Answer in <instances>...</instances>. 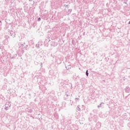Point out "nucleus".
I'll use <instances>...</instances> for the list:
<instances>
[{"label": "nucleus", "mask_w": 130, "mask_h": 130, "mask_svg": "<svg viewBox=\"0 0 130 130\" xmlns=\"http://www.w3.org/2000/svg\"><path fill=\"white\" fill-rule=\"evenodd\" d=\"M35 64H36L37 66H38L39 63L37 61H35Z\"/></svg>", "instance_id": "13"}, {"label": "nucleus", "mask_w": 130, "mask_h": 130, "mask_svg": "<svg viewBox=\"0 0 130 130\" xmlns=\"http://www.w3.org/2000/svg\"><path fill=\"white\" fill-rule=\"evenodd\" d=\"M47 39L49 40L48 42H49V41H50V39H49V38H47V39H46V40H47Z\"/></svg>", "instance_id": "15"}, {"label": "nucleus", "mask_w": 130, "mask_h": 130, "mask_svg": "<svg viewBox=\"0 0 130 130\" xmlns=\"http://www.w3.org/2000/svg\"><path fill=\"white\" fill-rule=\"evenodd\" d=\"M10 58H11V59H13V58H15V57L11 56Z\"/></svg>", "instance_id": "12"}, {"label": "nucleus", "mask_w": 130, "mask_h": 130, "mask_svg": "<svg viewBox=\"0 0 130 130\" xmlns=\"http://www.w3.org/2000/svg\"><path fill=\"white\" fill-rule=\"evenodd\" d=\"M68 13H72V9H69Z\"/></svg>", "instance_id": "10"}, {"label": "nucleus", "mask_w": 130, "mask_h": 130, "mask_svg": "<svg viewBox=\"0 0 130 130\" xmlns=\"http://www.w3.org/2000/svg\"><path fill=\"white\" fill-rule=\"evenodd\" d=\"M16 56H17V54H16Z\"/></svg>", "instance_id": "22"}, {"label": "nucleus", "mask_w": 130, "mask_h": 130, "mask_svg": "<svg viewBox=\"0 0 130 130\" xmlns=\"http://www.w3.org/2000/svg\"><path fill=\"white\" fill-rule=\"evenodd\" d=\"M41 68H42V63H41Z\"/></svg>", "instance_id": "20"}, {"label": "nucleus", "mask_w": 130, "mask_h": 130, "mask_svg": "<svg viewBox=\"0 0 130 130\" xmlns=\"http://www.w3.org/2000/svg\"><path fill=\"white\" fill-rule=\"evenodd\" d=\"M67 70H71V66H69V67L66 66Z\"/></svg>", "instance_id": "8"}, {"label": "nucleus", "mask_w": 130, "mask_h": 130, "mask_svg": "<svg viewBox=\"0 0 130 130\" xmlns=\"http://www.w3.org/2000/svg\"><path fill=\"white\" fill-rule=\"evenodd\" d=\"M102 104H104V103H102L101 104H100L99 106H98V108H100V107H102Z\"/></svg>", "instance_id": "5"}, {"label": "nucleus", "mask_w": 130, "mask_h": 130, "mask_svg": "<svg viewBox=\"0 0 130 130\" xmlns=\"http://www.w3.org/2000/svg\"><path fill=\"white\" fill-rule=\"evenodd\" d=\"M36 46L38 49H39V48H40V47L39 46V44H36Z\"/></svg>", "instance_id": "6"}, {"label": "nucleus", "mask_w": 130, "mask_h": 130, "mask_svg": "<svg viewBox=\"0 0 130 130\" xmlns=\"http://www.w3.org/2000/svg\"><path fill=\"white\" fill-rule=\"evenodd\" d=\"M11 106H12L11 103H10V102L6 103V104L5 105V110H9V109H10Z\"/></svg>", "instance_id": "1"}, {"label": "nucleus", "mask_w": 130, "mask_h": 130, "mask_svg": "<svg viewBox=\"0 0 130 130\" xmlns=\"http://www.w3.org/2000/svg\"><path fill=\"white\" fill-rule=\"evenodd\" d=\"M24 47L26 48V49H27V47H28V45H26Z\"/></svg>", "instance_id": "16"}, {"label": "nucleus", "mask_w": 130, "mask_h": 130, "mask_svg": "<svg viewBox=\"0 0 130 130\" xmlns=\"http://www.w3.org/2000/svg\"><path fill=\"white\" fill-rule=\"evenodd\" d=\"M29 2H32V0H29Z\"/></svg>", "instance_id": "21"}, {"label": "nucleus", "mask_w": 130, "mask_h": 130, "mask_svg": "<svg viewBox=\"0 0 130 130\" xmlns=\"http://www.w3.org/2000/svg\"><path fill=\"white\" fill-rule=\"evenodd\" d=\"M81 106L80 105H78L77 107V110L78 111H80L81 110V108H80Z\"/></svg>", "instance_id": "4"}, {"label": "nucleus", "mask_w": 130, "mask_h": 130, "mask_svg": "<svg viewBox=\"0 0 130 130\" xmlns=\"http://www.w3.org/2000/svg\"><path fill=\"white\" fill-rule=\"evenodd\" d=\"M65 8H67V9H69V7H70V5H64Z\"/></svg>", "instance_id": "9"}, {"label": "nucleus", "mask_w": 130, "mask_h": 130, "mask_svg": "<svg viewBox=\"0 0 130 130\" xmlns=\"http://www.w3.org/2000/svg\"><path fill=\"white\" fill-rule=\"evenodd\" d=\"M38 21L39 22H40V21H41V18L40 17H39L38 19Z\"/></svg>", "instance_id": "11"}, {"label": "nucleus", "mask_w": 130, "mask_h": 130, "mask_svg": "<svg viewBox=\"0 0 130 130\" xmlns=\"http://www.w3.org/2000/svg\"><path fill=\"white\" fill-rule=\"evenodd\" d=\"M66 97H68V96H69V95L66 94Z\"/></svg>", "instance_id": "19"}, {"label": "nucleus", "mask_w": 130, "mask_h": 130, "mask_svg": "<svg viewBox=\"0 0 130 130\" xmlns=\"http://www.w3.org/2000/svg\"><path fill=\"white\" fill-rule=\"evenodd\" d=\"M129 91H130V88L128 86L126 87V88H125V92H126V93H129Z\"/></svg>", "instance_id": "2"}, {"label": "nucleus", "mask_w": 130, "mask_h": 130, "mask_svg": "<svg viewBox=\"0 0 130 130\" xmlns=\"http://www.w3.org/2000/svg\"><path fill=\"white\" fill-rule=\"evenodd\" d=\"M10 34L11 35V36H14L15 37V35H16V34H15V32L13 31V30H11L10 32Z\"/></svg>", "instance_id": "3"}, {"label": "nucleus", "mask_w": 130, "mask_h": 130, "mask_svg": "<svg viewBox=\"0 0 130 130\" xmlns=\"http://www.w3.org/2000/svg\"><path fill=\"white\" fill-rule=\"evenodd\" d=\"M77 100H79V98H75V101H77Z\"/></svg>", "instance_id": "18"}, {"label": "nucleus", "mask_w": 130, "mask_h": 130, "mask_svg": "<svg viewBox=\"0 0 130 130\" xmlns=\"http://www.w3.org/2000/svg\"><path fill=\"white\" fill-rule=\"evenodd\" d=\"M123 4H125V5H127V6H128V5L127 4V3L126 2H124Z\"/></svg>", "instance_id": "14"}, {"label": "nucleus", "mask_w": 130, "mask_h": 130, "mask_svg": "<svg viewBox=\"0 0 130 130\" xmlns=\"http://www.w3.org/2000/svg\"><path fill=\"white\" fill-rule=\"evenodd\" d=\"M86 75L87 77H89V73H88V70L86 71Z\"/></svg>", "instance_id": "7"}, {"label": "nucleus", "mask_w": 130, "mask_h": 130, "mask_svg": "<svg viewBox=\"0 0 130 130\" xmlns=\"http://www.w3.org/2000/svg\"><path fill=\"white\" fill-rule=\"evenodd\" d=\"M21 47H24V44H21Z\"/></svg>", "instance_id": "17"}]
</instances>
